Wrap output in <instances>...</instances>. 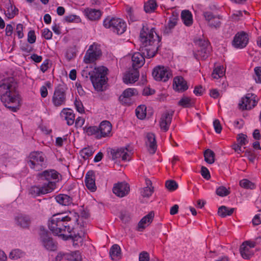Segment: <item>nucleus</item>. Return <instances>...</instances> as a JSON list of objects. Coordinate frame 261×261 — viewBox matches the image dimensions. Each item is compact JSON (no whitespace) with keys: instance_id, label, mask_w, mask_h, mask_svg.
Returning a JSON list of instances; mask_svg holds the SVG:
<instances>
[{"instance_id":"obj_29","label":"nucleus","mask_w":261,"mask_h":261,"mask_svg":"<svg viewBox=\"0 0 261 261\" xmlns=\"http://www.w3.org/2000/svg\"><path fill=\"white\" fill-rule=\"evenodd\" d=\"M178 17V13L173 12L172 16L169 18L168 24L165 28V30L164 31L165 34H169L170 33V30L176 25Z\"/></svg>"},{"instance_id":"obj_25","label":"nucleus","mask_w":261,"mask_h":261,"mask_svg":"<svg viewBox=\"0 0 261 261\" xmlns=\"http://www.w3.org/2000/svg\"><path fill=\"white\" fill-rule=\"evenodd\" d=\"M49 190L42 184L41 186L32 187L29 190V193L32 196L36 197L50 193Z\"/></svg>"},{"instance_id":"obj_43","label":"nucleus","mask_w":261,"mask_h":261,"mask_svg":"<svg viewBox=\"0 0 261 261\" xmlns=\"http://www.w3.org/2000/svg\"><path fill=\"white\" fill-rule=\"evenodd\" d=\"M240 186L243 188L251 190L255 188V184L247 179H243L240 180Z\"/></svg>"},{"instance_id":"obj_21","label":"nucleus","mask_w":261,"mask_h":261,"mask_svg":"<svg viewBox=\"0 0 261 261\" xmlns=\"http://www.w3.org/2000/svg\"><path fill=\"white\" fill-rule=\"evenodd\" d=\"M85 185L87 188L91 192H95L96 190L94 172L89 171L85 176Z\"/></svg>"},{"instance_id":"obj_30","label":"nucleus","mask_w":261,"mask_h":261,"mask_svg":"<svg viewBox=\"0 0 261 261\" xmlns=\"http://www.w3.org/2000/svg\"><path fill=\"white\" fill-rule=\"evenodd\" d=\"M15 221L16 224L22 228H28L31 223L30 217L22 215L16 216Z\"/></svg>"},{"instance_id":"obj_47","label":"nucleus","mask_w":261,"mask_h":261,"mask_svg":"<svg viewBox=\"0 0 261 261\" xmlns=\"http://www.w3.org/2000/svg\"><path fill=\"white\" fill-rule=\"evenodd\" d=\"M153 192V188L148 186L141 189V194L143 197H150Z\"/></svg>"},{"instance_id":"obj_55","label":"nucleus","mask_w":261,"mask_h":261,"mask_svg":"<svg viewBox=\"0 0 261 261\" xmlns=\"http://www.w3.org/2000/svg\"><path fill=\"white\" fill-rule=\"evenodd\" d=\"M201 174L202 177L206 179H209L211 177L210 172L205 167H201Z\"/></svg>"},{"instance_id":"obj_45","label":"nucleus","mask_w":261,"mask_h":261,"mask_svg":"<svg viewBox=\"0 0 261 261\" xmlns=\"http://www.w3.org/2000/svg\"><path fill=\"white\" fill-rule=\"evenodd\" d=\"M216 193L219 196L224 197L229 195L230 191L229 189H227L225 187L222 186L217 189Z\"/></svg>"},{"instance_id":"obj_50","label":"nucleus","mask_w":261,"mask_h":261,"mask_svg":"<svg viewBox=\"0 0 261 261\" xmlns=\"http://www.w3.org/2000/svg\"><path fill=\"white\" fill-rule=\"evenodd\" d=\"M247 136L243 134H239L238 135L237 140L239 144L241 145H244L247 142Z\"/></svg>"},{"instance_id":"obj_58","label":"nucleus","mask_w":261,"mask_h":261,"mask_svg":"<svg viewBox=\"0 0 261 261\" xmlns=\"http://www.w3.org/2000/svg\"><path fill=\"white\" fill-rule=\"evenodd\" d=\"M213 125L215 132L219 134L222 130V126L219 120L215 119L213 122Z\"/></svg>"},{"instance_id":"obj_54","label":"nucleus","mask_w":261,"mask_h":261,"mask_svg":"<svg viewBox=\"0 0 261 261\" xmlns=\"http://www.w3.org/2000/svg\"><path fill=\"white\" fill-rule=\"evenodd\" d=\"M252 223L254 225H258L261 223V210L258 211V213L253 218Z\"/></svg>"},{"instance_id":"obj_38","label":"nucleus","mask_w":261,"mask_h":261,"mask_svg":"<svg viewBox=\"0 0 261 261\" xmlns=\"http://www.w3.org/2000/svg\"><path fill=\"white\" fill-rule=\"evenodd\" d=\"M193 101L189 97H182L178 102V105L184 108H190L193 106Z\"/></svg>"},{"instance_id":"obj_19","label":"nucleus","mask_w":261,"mask_h":261,"mask_svg":"<svg viewBox=\"0 0 261 261\" xmlns=\"http://www.w3.org/2000/svg\"><path fill=\"white\" fill-rule=\"evenodd\" d=\"M174 89L179 92H182L188 89L187 81L182 76H176L173 80Z\"/></svg>"},{"instance_id":"obj_2","label":"nucleus","mask_w":261,"mask_h":261,"mask_svg":"<svg viewBox=\"0 0 261 261\" xmlns=\"http://www.w3.org/2000/svg\"><path fill=\"white\" fill-rule=\"evenodd\" d=\"M140 39L141 42L140 53H134L132 57L133 68L137 70L144 65L145 58H151L155 55L161 41V38L155 33L154 28L149 30L144 26L140 32Z\"/></svg>"},{"instance_id":"obj_46","label":"nucleus","mask_w":261,"mask_h":261,"mask_svg":"<svg viewBox=\"0 0 261 261\" xmlns=\"http://www.w3.org/2000/svg\"><path fill=\"white\" fill-rule=\"evenodd\" d=\"M80 153L84 159H87L93 154V151L90 147H86L81 150Z\"/></svg>"},{"instance_id":"obj_42","label":"nucleus","mask_w":261,"mask_h":261,"mask_svg":"<svg viewBox=\"0 0 261 261\" xmlns=\"http://www.w3.org/2000/svg\"><path fill=\"white\" fill-rule=\"evenodd\" d=\"M146 107L145 105H140L138 106L136 110V114L137 117L140 119H144L146 116Z\"/></svg>"},{"instance_id":"obj_62","label":"nucleus","mask_w":261,"mask_h":261,"mask_svg":"<svg viewBox=\"0 0 261 261\" xmlns=\"http://www.w3.org/2000/svg\"><path fill=\"white\" fill-rule=\"evenodd\" d=\"M139 261H149V254L146 251H143L139 254Z\"/></svg>"},{"instance_id":"obj_48","label":"nucleus","mask_w":261,"mask_h":261,"mask_svg":"<svg viewBox=\"0 0 261 261\" xmlns=\"http://www.w3.org/2000/svg\"><path fill=\"white\" fill-rule=\"evenodd\" d=\"M166 187L171 191H175L178 188V184L173 180H168L165 184Z\"/></svg>"},{"instance_id":"obj_34","label":"nucleus","mask_w":261,"mask_h":261,"mask_svg":"<svg viewBox=\"0 0 261 261\" xmlns=\"http://www.w3.org/2000/svg\"><path fill=\"white\" fill-rule=\"evenodd\" d=\"M66 260L68 261H81L82 260L81 253L79 251L66 253Z\"/></svg>"},{"instance_id":"obj_16","label":"nucleus","mask_w":261,"mask_h":261,"mask_svg":"<svg viewBox=\"0 0 261 261\" xmlns=\"http://www.w3.org/2000/svg\"><path fill=\"white\" fill-rule=\"evenodd\" d=\"M108 152L112 155V160H115L117 159L121 158L123 161L127 160L128 154L127 151L129 150L127 147H121L117 148H110Z\"/></svg>"},{"instance_id":"obj_14","label":"nucleus","mask_w":261,"mask_h":261,"mask_svg":"<svg viewBox=\"0 0 261 261\" xmlns=\"http://www.w3.org/2000/svg\"><path fill=\"white\" fill-rule=\"evenodd\" d=\"M256 96L252 93L247 94L241 100V102L239 103L240 108L244 110H250L254 107L256 105V101L255 99Z\"/></svg>"},{"instance_id":"obj_1","label":"nucleus","mask_w":261,"mask_h":261,"mask_svg":"<svg viewBox=\"0 0 261 261\" xmlns=\"http://www.w3.org/2000/svg\"><path fill=\"white\" fill-rule=\"evenodd\" d=\"M79 218L78 214L75 212H70L68 215L55 214L49 220L48 228L56 235H59L63 232H68L70 234L68 236L62 234L63 238L65 240L71 239L73 246L79 245V243H82V237L84 235L81 226H79L77 223Z\"/></svg>"},{"instance_id":"obj_56","label":"nucleus","mask_w":261,"mask_h":261,"mask_svg":"<svg viewBox=\"0 0 261 261\" xmlns=\"http://www.w3.org/2000/svg\"><path fill=\"white\" fill-rule=\"evenodd\" d=\"M254 72L256 76V77L255 78L256 82L261 83V67H255Z\"/></svg>"},{"instance_id":"obj_32","label":"nucleus","mask_w":261,"mask_h":261,"mask_svg":"<svg viewBox=\"0 0 261 261\" xmlns=\"http://www.w3.org/2000/svg\"><path fill=\"white\" fill-rule=\"evenodd\" d=\"M181 18L187 26H190L193 23L192 15L189 10H185L181 12Z\"/></svg>"},{"instance_id":"obj_49","label":"nucleus","mask_w":261,"mask_h":261,"mask_svg":"<svg viewBox=\"0 0 261 261\" xmlns=\"http://www.w3.org/2000/svg\"><path fill=\"white\" fill-rule=\"evenodd\" d=\"M86 133L88 135H95L97 138V135L99 134L98 127L96 126H90L86 128Z\"/></svg>"},{"instance_id":"obj_12","label":"nucleus","mask_w":261,"mask_h":261,"mask_svg":"<svg viewBox=\"0 0 261 261\" xmlns=\"http://www.w3.org/2000/svg\"><path fill=\"white\" fill-rule=\"evenodd\" d=\"M100 55L101 50L99 47L95 44L91 45L84 56V61L86 64L93 62Z\"/></svg>"},{"instance_id":"obj_64","label":"nucleus","mask_w":261,"mask_h":261,"mask_svg":"<svg viewBox=\"0 0 261 261\" xmlns=\"http://www.w3.org/2000/svg\"><path fill=\"white\" fill-rule=\"evenodd\" d=\"M20 48L21 50L25 52L26 53H30L32 51L33 49V47L28 44H22Z\"/></svg>"},{"instance_id":"obj_15","label":"nucleus","mask_w":261,"mask_h":261,"mask_svg":"<svg viewBox=\"0 0 261 261\" xmlns=\"http://www.w3.org/2000/svg\"><path fill=\"white\" fill-rule=\"evenodd\" d=\"M203 15L210 27L216 29L220 28L221 24L220 16L215 15L211 12L208 11L203 12Z\"/></svg>"},{"instance_id":"obj_28","label":"nucleus","mask_w":261,"mask_h":261,"mask_svg":"<svg viewBox=\"0 0 261 261\" xmlns=\"http://www.w3.org/2000/svg\"><path fill=\"white\" fill-rule=\"evenodd\" d=\"M56 201L60 204L68 206L72 203V198L66 194H59L56 196Z\"/></svg>"},{"instance_id":"obj_13","label":"nucleus","mask_w":261,"mask_h":261,"mask_svg":"<svg viewBox=\"0 0 261 261\" xmlns=\"http://www.w3.org/2000/svg\"><path fill=\"white\" fill-rule=\"evenodd\" d=\"M129 185L125 181L115 184L113 188V193L119 197H123L126 196L129 193Z\"/></svg>"},{"instance_id":"obj_37","label":"nucleus","mask_w":261,"mask_h":261,"mask_svg":"<svg viewBox=\"0 0 261 261\" xmlns=\"http://www.w3.org/2000/svg\"><path fill=\"white\" fill-rule=\"evenodd\" d=\"M110 255L112 259L119 257L121 255V249L117 244L113 245L110 249Z\"/></svg>"},{"instance_id":"obj_5","label":"nucleus","mask_w":261,"mask_h":261,"mask_svg":"<svg viewBox=\"0 0 261 261\" xmlns=\"http://www.w3.org/2000/svg\"><path fill=\"white\" fill-rule=\"evenodd\" d=\"M103 24L105 28L111 29L118 35L123 34L126 28L125 22L119 18L108 17L104 20Z\"/></svg>"},{"instance_id":"obj_20","label":"nucleus","mask_w":261,"mask_h":261,"mask_svg":"<svg viewBox=\"0 0 261 261\" xmlns=\"http://www.w3.org/2000/svg\"><path fill=\"white\" fill-rule=\"evenodd\" d=\"M99 134L97 136V139L105 137L110 134L112 130V125L108 121H103L98 127Z\"/></svg>"},{"instance_id":"obj_26","label":"nucleus","mask_w":261,"mask_h":261,"mask_svg":"<svg viewBox=\"0 0 261 261\" xmlns=\"http://www.w3.org/2000/svg\"><path fill=\"white\" fill-rule=\"evenodd\" d=\"M61 116L67 121L68 125H71L75 121V116L72 110L64 108L61 112Z\"/></svg>"},{"instance_id":"obj_24","label":"nucleus","mask_w":261,"mask_h":261,"mask_svg":"<svg viewBox=\"0 0 261 261\" xmlns=\"http://www.w3.org/2000/svg\"><path fill=\"white\" fill-rule=\"evenodd\" d=\"M154 216L153 212H150L148 214L142 218L138 223V230L139 231H142L146 226H148L152 222Z\"/></svg>"},{"instance_id":"obj_3","label":"nucleus","mask_w":261,"mask_h":261,"mask_svg":"<svg viewBox=\"0 0 261 261\" xmlns=\"http://www.w3.org/2000/svg\"><path fill=\"white\" fill-rule=\"evenodd\" d=\"M17 83L13 77L5 79L0 83V99L4 106L12 112L19 108L20 97Z\"/></svg>"},{"instance_id":"obj_23","label":"nucleus","mask_w":261,"mask_h":261,"mask_svg":"<svg viewBox=\"0 0 261 261\" xmlns=\"http://www.w3.org/2000/svg\"><path fill=\"white\" fill-rule=\"evenodd\" d=\"M139 77V73L137 69H133L126 73L123 77V82L125 84H132L136 82Z\"/></svg>"},{"instance_id":"obj_57","label":"nucleus","mask_w":261,"mask_h":261,"mask_svg":"<svg viewBox=\"0 0 261 261\" xmlns=\"http://www.w3.org/2000/svg\"><path fill=\"white\" fill-rule=\"evenodd\" d=\"M74 105L76 109V110L81 113L84 112V109L82 102L80 100H78L77 99L74 101Z\"/></svg>"},{"instance_id":"obj_7","label":"nucleus","mask_w":261,"mask_h":261,"mask_svg":"<svg viewBox=\"0 0 261 261\" xmlns=\"http://www.w3.org/2000/svg\"><path fill=\"white\" fill-rule=\"evenodd\" d=\"M28 164L30 167L37 171L46 167L45 155L42 152H33L29 155Z\"/></svg>"},{"instance_id":"obj_51","label":"nucleus","mask_w":261,"mask_h":261,"mask_svg":"<svg viewBox=\"0 0 261 261\" xmlns=\"http://www.w3.org/2000/svg\"><path fill=\"white\" fill-rule=\"evenodd\" d=\"M36 39L35 31L34 30H31L29 32L28 34V41L31 44H33L35 42Z\"/></svg>"},{"instance_id":"obj_61","label":"nucleus","mask_w":261,"mask_h":261,"mask_svg":"<svg viewBox=\"0 0 261 261\" xmlns=\"http://www.w3.org/2000/svg\"><path fill=\"white\" fill-rule=\"evenodd\" d=\"M16 33L18 35V38L20 39L23 37V25L21 23H19L16 25Z\"/></svg>"},{"instance_id":"obj_6","label":"nucleus","mask_w":261,"mask_h":261,"mask_svg":"<svg viewBox=\"0 0 261 261\" xmlns=\"http://www.w3.org/2000/svg\"><path fill=\"white\" fill-rule=\"evenodd\" d=\"M38 179L42 181V184L51 192L55 188L56 183L53 181L58 178V173L55 170H45L38 175Z\"/></svg>"},{"instance_id":"obj_11","label":"nucleus","mask_w":261,"mask_h":261,"mask_svg":"<svg viewBox=\"0 0 261 261\" xmlns=\"http://www.w3.org/2000/svg\"><path fill=\"white\" fill-rule=\"evenodd\" d=\"M248 34L244 31L238 32L234 36L232 44L236 48L242 49L246 46L248 43Z\"/></svg>"},{"instance_id":"obj_36","label":"nucleus","mask_w":261,"mask_h":261,"mask_svg":"<svg viewBox=\"0 0 261 261\" xmlns=\"http://www.w3.org/2000/svg\"><path fill=\"white\" fill-rule=\"evenodd\" d=\"M25 252L22 250L16 249L12 250L9 255L10 259L13 260H17L19 258L23 257L25 256Z\"/></svg>"},{"instance_id":"obj_10","label":"nucleus","mask_w":261,"mask_h":261,"mask_svg":"<svg viewBox=\"0 0 261 261\" xmlns=\"http://www.w3.org/2000/svg\"><path fill=\"white\" fill-rule=\"evenodd\" d=\"M40 239L42 245L47 250L55 251L57 248L56 243L50 236L48 231L40 227Z\"/></svg>"},{"instance_id":"obj_52","label":"nucleus","mask_w":261,"mask_h":261,"mask_svg":"<svg viewBox=\"0 0 261 261\" xmlns=\"http://www.w3.org/2000/svg\"><path fill=\"white\" fill-rule=\"evenodd\" d=\"M228 207L226 206L222 205L219 207L218 210V214L221 217H226V214L227 213Z\"/></svg>"},{"instance_id":"obj_60","label":"nucleus","mask_w":261,"mask_h":261,"mask_svg":"<svg viewBox=\"0 0 261 261\" xmlns=\"http://www.w3.org/2000/svg\"><path fill=\"white\" fill-rule=\"evenodd\" d=\"M53 33L48 29H44L42 31V36L47 40L50 39L52 38Z\"/></svg>"},{"instance_id":"obj_27","label":"nucleus","mask_w":261,"mask_h":261,"mask_svg":"<svg viewBox=\"0 0 261 261\" xmlns=\"http://www.w3.org/2000/svg\"><path fill=\"white\" fill-rule=\"evenodd\" d=\"M146 144L149 146V151L151 154H154L156 149V143L155 136L152 133H148L146 136Z\"/></svg>"},{"instance_id":"obj_53","label":"nucleus","mask_w":261,"mask_h":261,"mask_svg":"<svg viewBox=\"0 0 261 261\" xmlns=\"http://www.w3.org/2000/svg\"><path fill=\"white\" fill-rule=\"evenodd\" d=\"M245 156L248 158V160L252 163H253L255 159V155L253 151L251 150H246L245 151Z\"/></svg>"},{"instance_id":"obj_59","label":"nucleus","mask_w":261,"mask_h":261,"mask_svg":"<svg viewBox=\"0 0 261 261\" xmlns=\"http://www.w3.org/2000/svg\"><path fill=\"white\" fill-rule=\"evenodd\" d=\"M64 20L68 22H72L74 21H77L79 20V17L75 15H69L66 16L64 17Z\"/></svg>"},{"instance_id":"obj_40","label":"nucleus","mask_w":261,"mask_h":261,"mask_svg":"<svg viewBox=\"0 0 261 261\" xmlns=\"http://www.w3.org/2000/svg\"><path fill=\"white\" fill-rule=\"evenodd\" d=\"M156 3L155 0H149L145 4L144 9L146 13H151L155 10Z\"/></svg>"},{"instance_id":"obj_33","label":"nucleus","mask_w":261,"mask_h":261,"mask_svg":"<svg viewBox=\"0 0 261 261\" xmlns=\"http://www.w3.org/2000/svg\"><path fill=\"white\" fill-rule=\"evenodd\" d=\"M7 12L5 11V14L8 19L14 18L18 13V9L16 7H13L10 3L7 7Z\"/></svg>"},{"instance_id":"obj_35","label":"nucleus","mask_w":261,"mask_h":261,"mask_svg":"<svg viewBox=\"0 0 261 261\" xmlns=\"http://www.w3.org/2000/svg\"><path fill=\"white\" fill-rule=\"evenodd\" d=\"M204 161L208 164H212L215 162V154L213 151L207 149L204 152Z\"/></svg>"},{"instance_id":"obj_31","label":"nucleus","mask_w":261,"mask_h":261,"mask_svg":"<svg viewBox=\"0 0 261 261\" xmlns=\"http://www.w3.org/2000/svg\"><path fill=\"white\" fill-rule=\"evenodd\" d=\"M87 17L91 20H96L100 18L101 12L99 10L95 9H88L86 10Z\"/></svg>"},{"instance_id":"obj_18","label":"nucleus","mask_w":261,"mask_h":261,"mask_svg":"<svg viewBox=\"0 0 261 261\" xmlns=\"http://www.w3.org/2000/svg\"><path fill=\"white\" fill-rule=\"evenodd\" d=\"M173 112L166 111L162 115L160 121V126L164 132H167L171 124Z\"/></svg>"},{"instance_id":"obj_4","label":"nucleus","mask_w":261,"mask_h":261,"mask_svg":"<svg viewBox=\"0 0 261 261\" xmlns=\"http://www.w3.org/2000/svg\"><path fill=\"white\" fill-rule=\"evenodd\" d=\"M108 69L107 67L101 66L95 68L92 72L88 73L85 70L83 71L82 75L86 74L88 77V74L90 75V79L94 89L98 92L103 91L106 89L108 78L107 77Z\"/></svg>"},{"instance_id":"obj_63","label":"nucleus","mask_w":261,"mask_h":261,"mask_svg":"<svg viewBox=\"0 0 261 261\" xmlns=\"http://www.w3.org/2000/svg\"><path fill=\"white\" fill-rule=\"evenodd\" d=\"M204 91V89H203L201 86L199 85L195 87L193 92L196 96H201L203 94Z\"/></svg>"},{"instance_id":"obj_22","label":"nucleus","mask_w":261,"mask_h":261,"mask_svg":"<svg viewBox=\"0 0 261 261\" xmlns=\"http://www.w3.org/2000/svg\"><path fill=\"white\" fill-rule=\"evenodd\" d=\"M137 94H138V92L136 89L127 88L119 96V100L122 104L128 105L130 97Z\"/></svg>"},{"instance_id":"obj_17","label":"nucleus","mask_w":261,"mask_h":261,"mask_svg":"<svg viewBox=\"0 0 261 261\" xmlns=\"http://www.w3.org/2000/svg\"><path fill=\"white\" fill-rule=\"evenodd\" d=\"M197 44L200 48L198 50V55L199 56L202 60L206 59L210 52V47L209 42L205 39H200L197 41Z\"/></svg>"},{"instance_id":"obj_8","label":"nucleus","mask_w":261,"mask_h":261,"mask_svg":"<svg viewBox=\"0 0 261 261\" xmlns=\"http://www.w3.org/2000/svg\"><path fill=\"white\" fill-rule=\"evenodd\" d=\"M67 89L64 84H59L56 88L52 98V102L55 107H60L65 104Z\"/></svg>"},{"instance_id":"obj_9","label":"nucleus","mask_w":261,"mask_h":261,"mask_svg":"<svg viewBox=\"0 0 261 261\" xmlns=\"http://www.w3.org/2000/svg\"><path fill=\"white\" fill-rule=\"evenodd\" d=\"M152 75L155 80L165 82L172 77V74L168 67L158 66L153 69Z\"/></svg>"},{"instance_id":"obj_41","label":"nucleus","mask_w":261,"mask_h":261,"mask_svg":"<svg viewBox=\"0 0 261 261\" xmlns=\"http://www.w3.org/2000/svg\"><path fill=\"white\" fill-rule=\"evenodd\" d=\"M240 251L242 257L245 259H249L252 255L249 252V248L245 245V243H243L240 246Z\"/></svg>"},{"instance_id":"obj_44","label":"nucleus","mask_w":261,"mask_h":261,"mask_svg":"<svg viewBox=\"0 0 261 261\" xmlns=\"http://www.w3.org/2000/svg\"><path fill=\"white\" fill-rule=\"evenodd\" d=\"M119 218L121 221L125 224L128 223L131 219L130 213L126 211H122L120 212Z\"/></svg>"},{"instance_id":"obj_39","label":"nucleus","mask_w":261,"mask_h":261,"mask_svg":"<svg viewBox=\"0 0 261 261\" xmlns=\"http://www.w3.org/2000/svg\"><path fill=\"white\" fill-rule=\"evenodd\" d=\"M225 72V70L223 66H218L214 69L212 76L214 79H218L222 77Z\"/></svg>"}]
</instances>
